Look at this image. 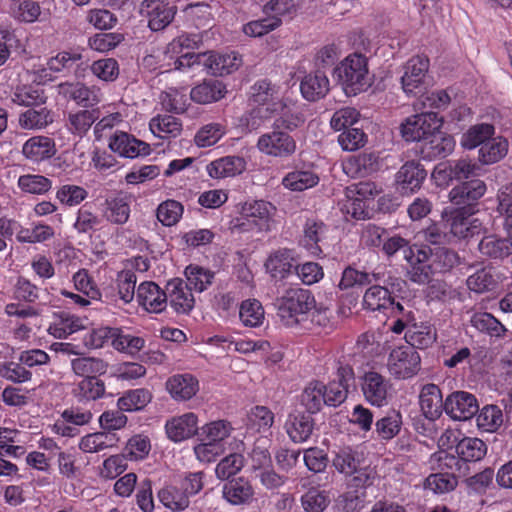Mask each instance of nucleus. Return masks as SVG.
<instances>
[{
  "mask_svg": "<svg viewBox=\"0 0 512 512\" xmlns=\"http://www.w3.org/2000/svg\"><path fill=\"white\" fill-rule=\"evenodd\" d=\"M334 74L346 95H357L370 85L368 60L359 53L344 58L335 67Z\"/></svg>",
  "mask_w": 512,
  "mask_h": 512,
  "instance_id": "nucleus-1",
  "label": "nucleus"
},
{
  "mask_svg": "<svg viewBox=\"0 0 512 512\" xmlns=\"http://www.w3.org/2000/svg\"><path fill=\"white\" fill-rule=\"evenodd\" d=\"M278 315L282 321L292 326L307 321V314L315 305V298L307 289L292 288L277 299Z\"/></svg>",
  "mask_w": 512,
  "mask_h": 512,
  "instance_id": "nucleus-2",
  "label": "nucleus"
},
{
  "mask_svg": "<svg viewBox=\"0 0 512 512\" xmlns=\"http://www.w3.org/2000/svg\"><path fill=\"white\" fill-rule=\"evenodd\" d=\"M335 469L350 477L349 483L355 488H363L373 483L374 471L363 465L361 456L351 448L340 449L333 458Z\"/></svg>",
  "mask_w": 512,
  "mask_h": 512,
  "instance_id": "nucleus-3",
  "label": "nucleus"
},
{
  "mask_svg": "<svg viewBox=\"0 0 512 512\" xmlns=\"http://www.w3.org/2000/svg\"><path fill=\"white\" fill-rule=\"evenodd\" d=\"M257 150L268 157L288 158L297 149L296 141L289 133L272 128L258 137L256 142Z\"/></svg>",
  "mask_w": 512,
  "mask_h": 512,
  "instance_id": "nucleus-4",
  "label": "nucleus"
},
{
  "mask_svg": "<svg viewBox=\"0 0 512 512\" xmlns=\"http://www.w3.org/2000/svg\"><path fill=\"white\" fill-rule=\"evenodd\" d=\"M421 358L411 346L394 348L388 357L387 367L391 375L398 379H408L420 370Z\"/></svg>",
  "mask_w": 512,
  "mask_h": 512,
  "instance_id": "nucleus-5",
  "label": "nucleus"
},
{
  "mask_svg": "<svg viewBox=\"0 0 512 512\" xmlns=\"http://www.w3.org/2000/svg\"><path fill=\"white\" fill-rule=\"evenodd\" d=\"M442 126V120L435 112H423L410 116L401 125V133L406 141L424 142Z\"/></svg>",
  "mask_w": 512,
  "mask_h": 512,
  "instance_id": "nucleus-6",
  "label": "nucleus"
},
{
  "mask_svg": "<svg viewBox=\"0 0 512 512\" xmlns=\"http://www.w3.org/2000/svg\"><path fill=\"white\" fill-rule=\"evenodd\" d=\"M487 449V445L483 440L475 437H464L458 441L455 447L458 458L454 456L447 457L448 462H446V465L451 468L455 465L456 470L464 476L468 471L466 463L482 460L487 454Z\"/></svg>",
  "mask_w": 512,
  "mask_h": 512,
  "instance_id": "nucleus-7",
  "label": "nucleus"
},
{
  "mask_svg": "<svg viewBox=\"0 0 512 512\" xmlns=\"http://www.w3.org/2000/svg\"><path fill=\"white\" fill-rule=\"evenodd\" d=\"M271 113L272 117H275L272 128L281 129L287 133L298 129L306 121L303 111L288 98L273 102Z\"/></svg>",
  "mask_w": 512,
  "mask_h": 512,
  "instance_id": "nucleus-8",
  "label": "nucleus"
},
{
  "mask_svg": "<svg viewBox=\"0 0 512 512\" xmlns=\"http://www.w3.org/2000/svg\"><path fill=\"white\" fill-rule=\"evenodd\" d=\"M428 246L414 245L412 251H408L405 260L408 263L406 276L408 279L418 285L428 284L434 273L431 261L428 256Z\"/></svg>",
  "mask_w": 512,
  "mask_h": 512,
  "instance_id": "nucleus-9",
  "label": "nucleus"
},
{
  "mask_svg": "<svg viewBox=\"0 0 512 512\" xmlns=\"http://www.w3.org/2000/svg\"><path fill=\"white\" fill-rule=\"evenodd\" d=\"M428 69V58L414 56L407 61L401 76V86L407 95H417L425 89Z\"/></svg>",
  "mask_w": 512,
  "mask_h": 512,
  "instance_id": "nucleus-10",
  "label": "nucleus"
},
{
  "mask_svg": "<svg viewBox=\"0 0 512 512\" xmlns=\"http://www.w3.org/2000/svg\"><path fill=\"white\" fill-rule=\"evenodd\" d=\"M57 91L64 99L74 101L84 108L96 106L102 100V94L98 87L87 86L81 82L60 83L57 86Z\"/></svg>",
  "mask_w": 512,
  "mask_h": 512,
  "instance_id": "nucleus-11",
  "label": "nucleus"
},
{
  "mask_svg": "<svg viewBox=\"0 0 512 512\" xmlns=\"http://www.w3.org/2000/svg\"><path fill=\"white\" fill-rule=\"evenodd\" d=\"M108 147L120 157L134 159L147 156L151 152L150 145L135 136L124 132L115 131L109 138Z\"/></svg>",
  "mask_w": 512,
  "mask_h": 512,
  "instance_id": "nucleus-12",
  "label": "nucleus"
},
{
  "mask_svg": "<svg viewBox=\"0 0 512 512\" xmlns=\"http://www.w3.org/2000/svg\"><path fill=\"white\" fill-rule=\"evenodd\" d=\"M479 411L475 395L466 391H455L446 397L445 413L453 420L466 421Z\"/></svg>",
  "mask_w": 512,
  "mask_h": 512,
  "instance_id": "nucleus-13",
  "label": "nucleus"
},
{
  "mask_svg": "<svg viewBox=\"0 0 512 512\" xmlns=\"http://www.w3.org/2000/svg\"><path fill=\"white\" fill-rule=\"evenodd\" d=\"M390 388V381L378 372L368 371L362 377L361 389L364 398L371 405H386Z\"/></svg>",
  "mask_w": 512,
  "mask_h": 512,
  "instance_id": "nucleus-14",
  "label": "nucleus"
},
{
  "mask_svg": "<svg viewBox=\"0 0 512 512\" xmlns=\"http://www.w3.org/2000/svg\"><path fill=\"white\" fill-rule=\"evenodd\" d=\"M140 13L148 18V26L152 31H161L171 23L176 11L166 0H144Z\"/></svg>",
  "mask_w": 512,
  "mask_h": 512,
  "instance_id": "nucleus-15",
  "label": "nucleus"
},
{
  "mask_svg": "<svg viewBox=\"0 0 512 512\" xmlns=\"http://www.w3.org/2000/svg\"><path fill=\"white\" fill-rule=\"evenodd\" d=\"M137 301L146 311L160 313L167 305V290L163 291L155 282H142L136 293Z\"/></svg>",
  "mask_w": 512,
  "mask_h": 512,
  "instance_id": "nucleus-16",
  "label": "nucleus"
},
{
  "mask_svg": "<svg viewBox=\"0 0 512 512\" xmlns=\"http://www.w3.org/2000/svg\"><path fill=\"white\" fill-rule=\"evenodd\" d=\"M419 404L425 418L435 421L445 412L446 399L443 400L441 390L436 384L429 383L420 391Z\"/></svg>",
  "mask_w": 512,
  "mask_h": 512,
  "instance_id": "nucleus-17",
  "label": "nucleus"
},
{
  "mask_svg": "<svg viewBox=\"0 0 512 512\" xmlns=\"http://www.w3.org/2000/svg\"><path fill=\"white\" fill-rule=\"evenodd\" d=\"M241 65V59L234 52L215 53L205 52L203 58V67L207 73L215 76H224L231 74Z\"/></svg>",
  "mask_w": 512,
  "mask_h": 512,
  "instance_id": "nucleus-18",
  "label": "nucleus"
},
{
  "mask_svg": "<svg viewBox=\"0 0 512 512\" xmlns=\"http://www.w3.org/2000/svg\"><path fill=\"white\" fill-rule=\"evenodd\" d=\"M300 91L304 99L316 102L323 99L330 91V81L325 72L316 70L303 77Z\"/></svg>",
  "mask_w": 512,
  "mask_h": 512,
  "instance_id": "nucleus-19",
  "label": "nucleus"
},
{
  "mask_svg": "<svg viewBox=\"0 0 512 512\" xmlns=\"http://www.w3.org/2000/svg\"><path fill=\"white\" fill-rule=\"evenodd\" d=\"M446 221L451 243L461 239L473 238L482 231L480 220L465 217L460 213L447 218Z\"/></svg>",
  "mask_w": 512,
  "mask_h": 512,
  "instance_id": "nucleus-20",
  "label": "nucleus"
},
{
  "mask_svg": "<svg viewBox=\"0 0 512 512\" xmlns=\"http://www.w3.org/2000/svg\"><path fill=\"white\" fill-rule=\"evenodd\" d=\"M427 176L423 166L416 161H408L401 166L396 174V183L403 193L418 190Z\"/></svg>",
  "mask_w": 512,
  "mask_h": 512,
  "instance_id": "nucleus-21",
  "label": "nucleus"
},
{
  "mask_svg": "<svg viewBox=\"0 0 512 512\" xmlns=\"http://www.w3.org/2000/svg\"><path fill=\"white\" fill-rule=\"evenodd\" d=\"M170 305L178 313L187 314L194 307V297L188 284L181 279H172L166 285Z\"/></svg>",
  "mask_w": 512,
  "mask_h": 512,
  "instance_id": "nucleus-22",
  "label": "nucleus"
},
{
  "mask_svg": "<svg viewBox=\"0 0 512 512\" xmlns=\"http://www.w3.org/2000/svg\"><path fill=\"white\" fill-rule=\"evenodd\" d=\"M197 424V416L191 412L186 413L166 422V434L170 440L180 442L196 434L198 430Z\"/></svg>",
  "mask_w": 512,
  "mask_h": 512,
  "instance_id": "nucleus-23",
  "label": "nucleus"
},
{
  "mask_svg": "<svg viewBox=\"0 0 512 512\" xmlns=\"http://www.w3.org/2000/svg\"><path fill=\"white\" fill-rule=\"evenodd\" d=\"M486 192V185L480 179H473L454 187L449 192L450 201L458 206H470Z\"/></svg>",
  "mask_w": 512,
  "mask_h": 512,
  "instance_id": "nucleus-24",
  "label": "nucleus"
},
{
  "mask_svg": "<svg viewBox=\"0 0 512 512\" xmlns=\"http://www.w3.org/2000/svg\"><path fill=\"white\" fill-rule=\"evenodd\" d=\"M246 169V161L240 156H225L210 162L206 171L211 178L223 179L241 174Z\"/></svg>",
  "mask_w": 512,
  "mask_h": 512,
  "instance_id": "nucleus-25",
  "label": "nucleus"
},
{
  "mask_svg": "<svg viewBox=\"0 0 512 512\" xmlns=\"http://www.w3.org/2000/svg\"><path fill=\"white\" fill-rule=\"evenodd\" d=\"M455 147V141L452 136L446 135L436 130L428 139L421 144V154L423 158L434 159L446 157Z\"/></svg>",
  "mask_w": 512,
  "mask_h": 512,
  "instance_id": "nucleus-26",
  "label": "nucleus"
},
{
  "mask_svg": "<svg viewBox=\"0 0 512 512\" xmlns=\"http://www.w3.org/2000/svg\"><path fill=\"white\" fill-rule=\"evenodd\" d=\"M478 250L485 258L503 260L512 254V236L507 238L496 235L484 236L478 244Z\"/></svg>",
  "mask_w": 512,
  "mask_h": 512,
  "instance_id": "nucleus-27",
  "label": "nucleus"
},
{
  "mask_svg": "<svg viewBox=\"0 0 512 512\" xmlns=\"http://www.w3.org/2000/svg\"><path fill=\"white\" fill-rule=\"evenodd\" d=\"M480 170V166L473 163L470 159L461 158L449 161L443 169L436 170L434 176L436 179L443 176L444 179H448L450 181H461L470 177L478 176Z\"/></svg>",
  "mask_w": 512,
  "mask_h": 512,
  "instance_id": "nucleus-28",
  "label": "nucleus"
},
{
  "mask_svg": "<svg viewBox=\"0 0 512 512\" xmlns=\"http://www.w3.org/2000/svg\"><path fill=\"white\" fill-rule=\"evenodd\" d=\"M166 389L175 400H189L199 390V384L192 374H176L167 380Z\"/></svg>",
  "mask_w": 512,
  "mask_h": 512,
  "instance_id": "nucleus-29",
  "label": "nucleus"
},
{
  "mask_svg": "<svg viewBox=\"0 0 512 512\" xmlns=\"http://www.w3.org/2000/svg\"><path fill=\"white\" fill-rule=\"evenodd\" d=\"M22 153L33 162L45 160L55 155V142L47 136H33L23 144Z\"/></svg>",
  "mask_w": 512,
  "mask_h": 512,
  "instance_id": "nucleus-30",
  "label": "nucleus"
},
{
  "mask_svg": "<svg viewBox=\"0 0 512 512\" xmlns=\"http://www.w3.org/2000/svg\"><path fill=\"white\" fill-rule=\"evenodd\" d=\"M380 167L379 156L373 152H365L350 158L345 163L344 170L353 177H366L379 171Z\"/></svg>",
  "mask_w": 512,
  "mask_h": 512,
  "instance_id": "nucleus-31",
  "label": "nucleus"
},
{
  "mask_svg": "<svg viewBox=\"0 0 512 512\" xmlns=\"http://www.w3.org/2000/svg\"><path fill=\"white\" fill-rule=\"evenodd\" d=\"M54 115L52 110L42 105L31 107L19 114L18 123L24 130H42L52 124Z\"/></svg>",
  "mask_w": 512,
  "mask_h": 512,
  "instance_id": "nucleus-32",
  "label": "nucleus"
},
{
  "mask_svg": "<svg viewBox=\"0 0 512 512\" xmlns=\"http://www.w3.org/2000/svg\"><path fill=\"white\" fill-rule=\"evenodd\" d=\"M227 93L226 86L219 80H204L202 83L193 87L190 92L191 99L199 104H208L217 102L225 97Z\"/></svg>",
  "mask_w": 512,
  "mask_h": 512,
  "instance_id": "nucleus-33",
  "label": "nucleus"
},
{
  "mask_svg": "<svg viewBox=\"0 0 512 512\" xmlns=\"http://www.w3.org/2000/svg\"><path fill=\"white\" fill-rule=\"evenodd\" d=\"M54 321L48 328V333L55 338L64 339L69 335L84 329L83 320L67 312L54 314Z\"/></svg>",
  "mask_w": 512,
  "mask_h": 512,
  "instance_id": "nucleus-34",
  "label": "nucleus"
},
{
  "mask_svg": "<svg viewBox=\"0 0 512 512\" xmlns=\"http://www.w3.org/2000/svg\"><path fill=\"white\" fill-rule=\"evenodd\" d=\"M99 117L100 111L98 108L70 112L66 120V127L73 135L83 137Z\"/></svg>",
  "mask_w": 512,
  "mask_h": 512,
  "instance_id": "nucleus-35",
  "label": "nucleus"
},
{
  "mask_svg": "<svg viewBox=\"0 0 512 512\" xmlns=\"http://www.w3.org/2000/svg\"><path fill=\"white\" fill-rule=\"evenodd\" d=\"M501 281L500 274L494 267L487 266L477 270L467 278V286L476 293H485L497 289Z\"/></svg>",
  "mask_w": 512,
  "mask_h": 512,
  "instance_id": "nucleus-36",
  "label": "nucleus"
},
{
  "mask_svg": "<svg viewBox=\"0 0 512 512\" xmlns=\"http://www.w3.org/2000/svg\"><path fill=\"white\" fill-rule=\"evenodd\" d=\"M45 90L39 85H20L15 88L11 94V100L14 104L28 108L39 107L47 102Z\"/></svg>",
  "mask_w": 512,
  "mask_h": 512,
  "instance_id": "nucleus-37",
  "label": "nucleus"
},
{
  "mask_svg": "<svg viewBox=\"0 0 512 512\" xmlns=\"http://www.w3.org/2000/svg\"><path fill=\"white\" fill-rule=\"evenodd\" d=\"M372 194L370 183H359L347 189V197L349 198L346 204L347 213L355 219H363L367 215L366 203L364 198Z\"/></svg>",
  "mask_w": 512,
  "mask_h": 512,
  "instance_id": "nucleus-38",
  "label": "nucleus"
},
{
  "mask_svg": "<svg viewBox=\"0 0 512 512\" xmlns=\"http://www.w3.org/2000/svg\"><path fill=\"white\" fill-rule=\"evenodd\" d=\"M294 258L289 250H278L265 262L267 272L275 279H284L295 270Z\"/></svg>",
  "mask_w": 512,
  "mask_h": 512,
  "instance_id": "nucleus-39",
  "label": "nucleus"
},
{
  "mask_svg": "<svg viewBox=\"0 0 512 512\" xmlns=\"http://www.w3.org/2000/svg\"><path fill=\"white\" fill-rule=\"evenodd\" d=\"M395 299L386 287L373 285L369 287L363 296V307L370 311H389Z\"/></svg>",
  "mask_w": 512,
  "mask_h": 512,
  "instance_id": "nucleus-40",
  "label": "nucleus"
},
{
  "mask_svg": "<svg viewBox=\"0 0 512 512\" xmlns=\"http://www.w3.org/2000/svg\"><path fill=\"white\" fill-rule=\"evenodd\" d=\"M72 372L83 379L88 377L100 376L106 373L107 363L96 357L80 356L70 361Z\"/></svg>",
  "mask_w": 512,
  "mask_h": 512,
  "instance_id": "nucleus-41",
  "label": "nucleus"
},
{
  "mask_svg": "<svg viewBox=\"0 0 512 512\" xmlns=\"http://www.w3.org/2000/svg\"><path fill=\"white\" fill-rule=\"evenodd\" d=\"M271 119V106H258L239 117L238 127L245 133H251L265 126Z\"/></svg>",
  "mask_w": 512,
  "mask_h": 512,
  "instance_id": "nucleus-42",
  "label": "nucleus"
},
{
  "mask_svg": "<svg viewBox=\"0 0 512 512\" xmlns=\"http://www.w3.org/2000/svg\"><path fill=\"white\" fill-rule=\"evenodd\" d=\"M314 429V420L310 415L295 414L289 417L286 431L295 443H302L309 439Z\"/></svg>",
  "mask_w": 512,
  "mask_h": 512,
  "instance_id": "nucleus-43",
  "label": "nucleus"
},
{
  "mask_svg": "<svg viewBox=\"0 0 512 512\" xmlns=\"http://www.w3.org/2000/svg\"><path fill=\"white\" fill-rule=\"evenodd\" d=\"M407 346L425 349L436 341V331L432 325L427 322L413 324L405 333Z\"/></svg>",
  "mask_w": 512,
  "mask_h": 512,
  "instance_id": "nucleus-44",
  "label": "nucleus"
},
{
  "mask_svg": "<svg viewBox=\"0 0 512 512\" xmlns=\"http://www.w3.org/2000/svg\"><path fill=\"white\" fill-rule=\"evenodd\" d=\"M319 183V176L311 169H297L282 179V185L291 191H304Z\"/></svg>",
  "mask_w": 512,
  "mask_h": 512,
  "instance_id": "nucleus-45",
  "label": "nucleus"
},
{
  "mask_svg": "<svg viewBox=\"0 0 512 512\" xmlns=\"http://www.w3.org/2000/svg\"><path fill=\"white\" fill-rule=\"evenodd\" d=\"M276 208L264 200L245 203L242 207V216L250 223H254L261 230L267 223Z\"/></svg>",
  "mask_w": 512,
  "mask_h": 512,
  "instance_id": "nucleus-46",
  "label": "nucleus"
},
{
  "mask_svg": "<svg viewBox=\"0 0 512 512\" xmlns=\"http://www.w3.org/2000/svg\"><path fill=\"white\" fill-rule=\"evenodd\" d=\"M327 226L320 220L309 218L304 225L303 245L314 255L319 254L322 250L319 242L322 241Z\"/></svg>",
  "mask_w": 512,
  "mask_h": 512,
  "instance_id": "nucleus-47",
  "label": "nucleus"
},
{
  "mask_svg": "<svg viewBox=\"0 0 512 512\" xmlns=\"http://www.w3.org/2000/svg\"><path fill=\"white\" fill-rule=\"evenodd\" d=\"M251 89L253 101L259 106H271L273 102L284 99L281 97V87L266 79L257 81Z\"/></svg>",
  "mask_w": 512,
  "mask_h": 512,
  "instance_id": "nucleus-48",
  "label": "nucleus"
},
{
  "mask_svg": "<svg viewBox=\"0 0 512 512\" xmlns=\"http://www.w3.org/2000/svg\"><path fill=\"white\" fill-rule=\"evenodd\" d=\"M118 442L115 434L96 432L82 437L79 448L85 453H96L114 447Z\"/></svg>",
  "mask_w": 512,
  "mask_h": 512,
  "instance_id": "nucleus-49",
  "label": "nucleus"
},
{
  "mask_svg": "<svg viewBox=\"0 0 512 512\" xmlns=\"http://www.w3.org/2000/svg\"><path fill=\"white\" fill-rule=\"evenodd\" d=\"M301 403L310 414L317 413L325 404V384L319 381L309 383L301 395Z\"/></svg>",
  "mask_w": 512,
  "mask_h": 512,
  "instance_id": "nucleus-50",
  "label": "nucleus"
},
{
  "mask_svg": "<svg viewBox=\"0 0 512 512\" xmlns=\"http://www.w3.org/2000/svg\"><path fill=\"white\" fill-rule=\"evenodd\" d=\"M495 128L488 123H480L471 126L461 138V145L466 149H474L482 146L493 137Z\"/></svg>",
  "mask_w": 512,
  "mask_h": 512,
  "instance_id": "nucleus-51",
  "label": "nucleus"
},
{
  "mask_svg": "<svg viewBox=\"0 0 512 512\" xmlns=\"http://www.w3.org/2000/svg\"><path fill=\"white\" fill-rule=\"evenodd\" d=\"M223 496L231 504L239 505L251 499L253 489L248 481L239 478L224 485Z\"/></svg>",
  "mask_w": 512,
  "mask_h": 512,
  "instance_id": "nucleus-52",
  "label": "nucleus"
},
{
  "mask_svg": "<svg viewBox=\"0 0 512 512\" xmlns=\"http://www.w3.org/2000/svg\"><path fill=\"white\" fill-rule=\"evenodd\" d=\"M149 127L151 132L159 138L175 137L182 130V125L178 118L167 114L152 118Z\"/></svg>",
  "mask_w": 512,
  "mask_h": 512,
  "instance_id": "nucleus-53",
  "label": "nucleus"
},
{
  "mask_svg": "<svg viewBox=\"0 0 512 512\" xmlns=\"http://www.w3.org/2000/svg\"><path fill=\"white\" fill-rule=\"evenodd\" d=\"M508 151V142L502 137H492L479 149V161L493 164L501 160Z\"/></svg>",
  "mask_w": 512,
  "mask_h": 512,
  "instance_id": "nucleus-54",
  "label": "nucleus"
},
{
  "mask_svg": "<svg viewBox=\"0 0 512 512\" xmlns=\"http://www.w3.org/2000/svg\"><path fill=\"white\" fill-rule=\"evenodd\" d=\"M152 399L151 393L144 388L127 391L118 399L119 410L132 412L143 409Z\"/></svg>",
  "mask_w": 512,
  "mask_h": 512,
  "instance_id": "nucleus-55",
  "label": "nucleus"
},
{
  "mask_svg": "<svg viewBox=\"0 0 512 512\" xmlns=\"http://www.w3.org/2000/svg\"><path fill=\"white\" fill-rule=\"evenodd\" d=\"M104 216L114 224H124L130 216V203L127 197L119 196L106 200Z\"/></svg>",
  "mask_w": 512,
  "mask_h": 512,
  "instance_id": "nucleus-56",
  "label": "nucleus"
},
{
  "mask_svg": "<svg viewBox=\"0 0 512 512\" xmlns=\"http://www.w3.org/2000/svg\"><path fill=\"white\" fill-rule=\"evenodd\" d=\"M434 273L445 272L452 269L459 262L458 254L446 247H436L428 252Z\"/></svg>",
  "mask_w": 512,
  "mask_h": 512,
  "instance_id": "nucleus-57",
  "label": "nucleus"
},
{
  "mask_svg": "<svg viewBox=\"0 0 512 512\" xmlns=\"http://www.w3.org/2000/svg\"><path fill=\"white\" fill-rule=\"evenodd\" d=\"M157 496L159 501L172 511L185 510L190 504V500L183 490L175 486L162 488Z\"/></svg>",
  "mask_w": 512,
  "mask_h": 512,
  "instance_id": "nucleus-58",
  "label": "nucleus"
},
{
  "mask_svg": "<svg viewBox=\"0 0 512 512\" xmlns=\"http://www.w3.org/2000/svg\"><path fill=\"white\" fill-rule=\"evenodd\" d=\"M184 212L183 205L173 199H168L160 203L156 210L158 221L166 227L176 225L182 218Z\"/></svg>",
  "mask_w": 512,
  "mask_h": 512,
  "instance_id": "nucleus-59",
  "label": "nucleus"
},
{
  "mask_svg": "<svg viewBox=\"0 0 512 512\" xmlns=\"http://www.w3.org/2000/svg\"><path fill=\"white\" fill-rule=\"evenodd\" d=\"M471 324L480 332H485L494 337H502L506 332L505 326L487 312L475 313L471 318Z\"/></svg>",
  "mask_w": 512,
  "mask_h": 512,
  "instance_id": "nucleus-60",
  "label": "nucleus"
},
{
  "mask_svg": "<svg viewBox=\"0 0 512 512\" xmlns=\"http://www.w3.org/2000/svg\"><path fill=\"white\" fill-rule=\"evenodd\" d=\"M477 415V426L486 432H495L503 424V412L497 405H486Z\"/></svg>",
  "mask_w": 512,
  "mask_h": 512,
  "instance_id": "nucleus-61",
  "label": "nucleus"
},
{
  "mask_svg": "<svg viewBox=\"0 0 512 512\" xmlns=\"http://www.w3.org/2000/svg\"><path fill=\"white\" fill-rule=\"evenodd\" d=\"M274 423V413L265 406H255L248 414L247 426L249 429L265 433Z\"/></svg>",
  "mask_w": 512,
  "mask_h": 512,
  "instance_id": "nucleus-62",
  "label": "nucleus"
},
{
  "mask_svg": "<svg viewBox=\"0 0 512 512\" xmlns=\"http://www.w3.org/2000/svg\"><path fill=\"white\" fill-rule=\"evenodd\" d=\"M18 187L25 193L43 195L52 188V181L40 174H25L18 178Z\"/></svg>",
  "mask_w": 512,
  "mask_h": 512,
  "instance_id": "nucleus-63",
  "label": "nucleus"
},
{
  "mask_svg": "<svg viewBox=\"0 0 512 512\" xmlns=\"http://www.w3.org/2000/svg\"><path fill=\"white\" fill-rule=\"evenodd\" d=\"M188 287L203 292L212 284L214 273L198 265H189L185 269Z\"/></svg>",
  "mask_w": 512,
  "mask_h": 512,
  "instance_id": "nucleus-64",
  "label": "nucleus"
}]
</instances>
